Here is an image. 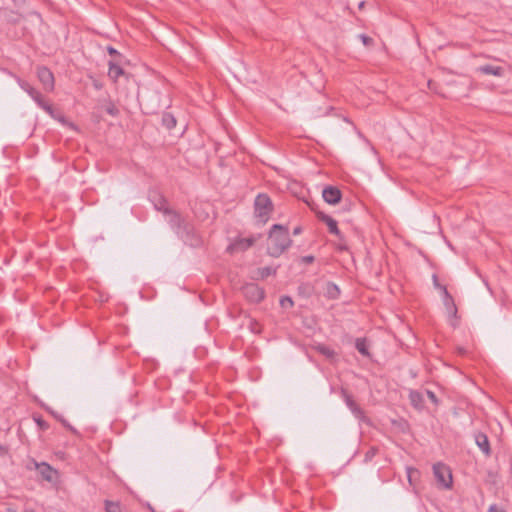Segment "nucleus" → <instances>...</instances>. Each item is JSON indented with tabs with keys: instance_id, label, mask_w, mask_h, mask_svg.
<instances>
[{
	"instance_id": "obj_1",
	"label": "nucleus",
	"mask_w": 512,
	"mask_h": 512,
	"mask_svg": "<svg viewBox=\"0 0 512 512\" xmlns=\"http://www.w3.org/2000/svg\"><path fill=\"white\" fill-rule=\"evenodd\" d=\"M268 254L279 257L292 244L288 227L274 224L269 232Z\"/></svg>"
},
{
	"instance_id": "obj_2",
	"label": "nucleus",
	"mask_w": 512,
	"mask_h": 512,
	"mask_svg": "<svg viewBox=\"0 0 512 512\" xmlns=\"http://www.w3.org/2000/svg\"><path fill=\"white\" fill-rule=\"evenodd\" d=\"M273 208L272 200L267 194L260 193L256 196L254 200V213L262 224L268 221Z\"/></svg>"
},
{
	"instance_id": "obj_3",
	"label": "nucleus",
	"mask_w": 512,
	"mask_h": 512,
	"mask_svg": "<svg viewBox=\"0 0 512 512\" xmlns=\"http://www.w3.org/2000/svg\"><path fill=\"white\" fill-rule=\"evenodd\" d=\"M433 474L437 485L441 489H451L453 484L451 469L444 463L438 462L433 465Z\"/></svg>"
},
{
	"instance_id": "obj_4",
	"label": "nucleus",
	"mask_w": 512,
	"mask_h": 512,
	"mask_svg": "<svg viewBox=\"0 0 512 512\" xmlns=\"http://www.w3.org/2000/svg\"><path fill=\"white\" fill-rule=\"evenodd\" d=\"M245 298L252 303H259L265 297V291L256 283H248L242 287Z\"/></svg>"
},
{
	"instance_id": "obj_5",
	"label": "nucleus",
	"mask_w": 512,
	"mask_h": 512,
	"mask_svg": "<svg viewBox=\"0 0 512 512\" xmlns=\"http://www.w3.org/2000/svg\"><path fill=\"white\" fill-rule=\"evenodd\" d=\"M21 88L28 93V95L37 103V105L46 112H52V106L44 99L43 95L29 83L23 82L20 84Z\"/></svg>"
},
{
	"instance_id": "obj_6",
	"label": "nucleus",
	"mask_w": 512,
	"mask_h": 512,
	"mask_svg": "<svg viewBox=\"0 0 512 512\" xmlns=\"http://www.w3.org/2000/svg\"><path fill=\"white\" fill-rule=\"evenodd\" d=\"M37 76L39 81L43 84L45 90L52 91L54 89V75L45 66H40L37 68Z\"/></svg>"
},
{
	"instance_id": "obj_7",
	"label": "nucleus",
	"mask_w": 512,
	"mask_h": 512,
	"mask_svg": "<svg viewBox=\"0 0 512 512\" xmlns=\"http://www.w3.org/2000/svg\"><path fill=\"white\" fill-rule=\"evenodd\" d=\"M342 395L347 407L350 409L352 414L359 420H364L365 415L362 408L355 402L353 397L347 393L346 390H342Z\"/></svg>"
},
{
	"instance_id": "obj_8",
	"label": "nucleus",
	"mask_w": 512,
	"mask_h": 512,
	"mask_svg": "<svg viewBox=\"0 0 512 512\" xmlns=\"http://www.w3.org/2000/svg\"><path fill=\"white\" fill-rule=\"evenodd\" d=\"M474 440H475L476 445L481 450V452L486 457H490L492 454V450H491L490 441L488 439V436L481 431H477L474 433Z\"/></svg>"
},
{
	"instance_id": "obj_9",
	"label": "nucleus",
	"mask_w": 512,
	"mask_h": 512,
	"mask_svg": "<svg viewBox=\"0 0 512 512\" xmlns=\"http://www.w3.org/2000/svg\"><path fill=\"white\" fill-rule=\"evenodd\" d=\"M322 197L328 204L335 205L340 202L342 193L337 187L327 186L322 191Z\"/></svg>"
},
{
	"instance_id": "obj_10",
	"label": "nucleus",
	"mask_w": 512,
	"mask_h": 512,
	"mask_svg": "<svg viewBox=\"0 0 512 512\" xmlns=\"http://www.w3.org/2000/svg\"><path fill=\"white\" fill-rule=\"evenodd\" d=\"M317 218L327 225L329 233L337 236L339 239H342V233L340 232L335 219L323 212H318Z\"/></svg>"
},
{
	"instance_id": "obj_11",
	"label": "nucleus",
	"mask_w": 512,
	"mask_h": 512,
	"mask_svg": "<svg viewBox=\"0 0 512 512\" xmlns=\"http://www.w3.org/2000/svg\"><path fill=\"white\" fill-rule=\"evenodd\" d=\"M443 304L445 306L446 312L450 318V324L455 327L457 325V306L454 302L453 297H444Z\"/></svg>"
},
{
	"instance_id": "obj_12",
	"label": "nucleus",
	"mask_w": 512,
	"mask_h": 512,
	"mask_svg": "<svg viewBox=\"0 0 512 512\" xmlns=\"http://www.w3.org/2000/svg\"><path fill=\"white\" fill-rule=\"evenodd\" d=\"M108 65H109L108 76L114 82H116L120 76L128 77V75L125 73L123 68L116 62L115 59L110 60L108 62Z\"/></svg>"
},
{
	"instance_id": "obj_13",
	"label": "nucleus",
	"mask_w": 512,
	"mask_h": 512,
	"mask_svg": "<svg viewBox=\"0 0 512 512\" xmlns=\"http://www.w3.org/2000/svg\"><path fill=\"white\" fill-rule=\"evenodd\" d=\"M165 214H167L169 216V224L171 226V228L176 232V233H180V230L182 228V225L184 223L182 217L180 216V214H178L177 212L169 209L168 212H166Z\"/></svg>"
},
{
	"instance_id": "obj_14",
	"label": "nucleus",
	"mask_w": 512,
	"mask_h": 512,
	"mask_svg": "<svg viewBox=\"0 0 512 512\" xmlns=\"http://www.w3.org/2000/svg\"><path fill=\"white\" fill-rule=\"evenodd\" d=\"M150 199L154 205V208L163 213L168 212L167 200L160 194L154 192L150 195Z\"/></svg>"
},
{
	"instance_id": "obj_15",
	"label": "nucleus",
	"mask_w": 512,
	"mask_h": 512,
	"mask_svg": "<svg viewBox=\"0 0 512 512\" xmlns=\"http://www.w3.org/2000/svg\"><path fill=\"white\" fill-rule=\"evenodd\" d=\"M36 467L43 479L49 482L53 480V476L56 471L48 463L42 462L40 464H36Z\"/></svg>"
},
{
	"instance_id": "obj_16",
	"label": "nucleus",
	"mask_w": 512,
	"mask_h": 512,
	"mask_svg": "<svg viewBox=\"0 0 512 512\" xmlns=\"http://www.w3.org/2000/svg\"><path fill=\"white\" fill-rule=\"evenodd\" d=\"M409 400L411 405L417 409L422 410L424 408V397L423 394L416 390H411L409 393Z\"/></svg>"
},
{
	"instance_id": "obj_17",
	"label": "nucleus",
	"mask_w": 512,
	"mask_h": 512,
	"mask_svg": "<svg viewBox=\"0 0 512 512\" xmlns=\"http://www.w3.org/2000/svg\"><path fill=\"white\" fill-rule=\"evenodd\" d=\"M478 71L486 75L502 76L503 68L500 66L493 65H482L478 68Z\"/></svg>"
},
{
	"instance_id": "obj_18",
	"label": "nucleus",
	"mask_w": 512,
	"mask_h": 512,
	"mask_svg": "<svg viewBox=\"0 0 512 512\" xmlns=\"http://www.w3.org/2000/svg\"><path fill=\"white\" fill-rule=\"evenodd\" d=\"M314 349L320 353L321 355L325 356L327 359L334 360L337 353L334 349L331 347L325 345V344H317L314 346Z\"/></svg>"
},
{
	"instance_id": "obj_19",
	"label": "nucleus",
	"mask_w": 512,
	"mask_h": 512,
	"mask_svg": "<svg viewBox=\"0 0 512 512\" xmlns=\"http://www.w3.org/2000/svg\"><path fill=\"white\" fill-rule=\"evenodd\" d=\"M325 296L329 299H337L340 296L339 287L333 282H328L325 287Z\"/></svg>"
},
{
	"instance_id": "obj_20",
	"label": "nucleus",
	"mask_w": 512,
	"mask_h": 512,
	"mask_svg": "<svg viewBox=\"0 0 512 512\" xmlns=\"http://www.w3.org/2000/svg\"><path fill=\"white\" fill-rule=\"evenodd\" d=\"M355 348L357 349V351L365 356V357H369L370 356V352L368 350V343H367V340L366 338H357L356 341H355Z\"/></svg>"
},
{
	"instance_id": "obj_21",
	"label": "nucleus",
	"mask_w": 512,
	"mask_h": 512,
	"mask_svg": "<svg viewBox=\"0 0 512 512\" xmlns=\"http://www.w3.org/2000/svg\"><path fill=\"white\" fill-rule=\"evenodd\" d=\"M162 125L167 128L168 130L173 129L176 126V119L175 117L168 112L163 113L162 119H161Z\"/></svg>"
},
{
	"instance_id": "obj_22",
	"label": "nucleus",
	"mask_w": 512,
	"mask_h": 512,
	"mask_svg": "<svg viewBox=\"0 0 512 512\" xmlns=\"http://www.w3.org/2000/svg\"><path fill=\"white\" fill-rule=\"evenodd\" d=\"M420 476V472L416 468L407 467V478L410 485L414 484V481L417 480Z\"/></svg>"
},
{
	"instance_id": "obj_23",
	"label": "nucleus",
	"mask_w": 512,
	"mask_h": 512,
	"mask_svg": "<svg viewBox=\"0 0 512 512\" xmlns=\"http://www.w3.org/2000/svg\"><path fill=\"white\" fill-rule=\"evenodd\" d=\"M105 510L106 512H122L120 504L112 501L105 502Z\"/></svg>"
},
{
	"instance_id": "obj_24",
	"label": "nucleus",
	"mask_w": 512,
	"mask_h": 512,
	"mask_svg": "<svg viewBox=\"0 0 512 512\" xmlns=\"http://www.w3.org/2000/svg\"><path fill=\"white\" fill-rule=\"evenodd\" d=\"M275 274H276V268H273L270 266L262 267L259 269V275L261 276V278H267L268 276L275 275Z\"/></svg>"
},
{
	"instance_id": "obj_25",
	"label": "nucleus",
	"mask_w": 512,
	"mask_h": 512,
	"mask_svg": "<svg viewBox=\"0 0 512 512\" xmlns=\"http://www.w3.org/2000/svg\"><path fill=\"white\" fill-rule=\"evenodd\" d=\"M358 38L361 40L364 46L371 47L374 45V39L366 34H359Z\"/></svg>"
},
{
	"instance_id": "obj_26",
	"label": "nucleus",
	"mask_w": 512,
	"mask_h": 512,
	"mask_svg": "<svg viewBox=\"0 0 512 512\" xmlns=\"http://www.w3.org/2000/svg\"><path fill=\"white\" fill-rule=\"evenodd\" d=\"M280 304L282 307H293L294 302L289 296H283L280 299Z\"/></svg>"
},
{
	"instance_id": "obj_27",
	"label": "nucleus",
	"mask_w": 512,
	"mask_h": 512,
	"mask_svg": "<svg viewBox=\"0 0 512 512\" xmlns=\"http://www.w3.org/2000/svg\"><path fill=\"white\" fill-rule=\"evenodd\" d=\"M426 395L428 397V399L434 404V405H438L439 404V400L436 396V394L431 391V390H426Z\"/></svg>"
},
{
	"instance_id": "obj_28",
	"label": "nucleus",
	"mask_w": 512,
	"mask_h": 512,
	"mask_svg": "<svg viewBox=\"0 0 512 512\" xmlns=\"http://www.w3.org/2000/svg\"><path fill=\"white\" fill-rule=\"evenodd\" d=\"M107 51L114 58L121 56V54L115 48H113L112 46H108L107 47Z\"/></svg>"
},
{
	"instance_id": "obj_29",
	"label": "nucleus",
	"mask_w": 512,
	"mask_h": 512,
	"mask_svg": "<svg viewBox=\"0 0 512 512\" xmlns=\"http://www.w3.org/2000/svg\"><path fill=\"white\" fill-rule=\"evenodd\" d=\"M35 421L41 429L45 430L48 428V424L43 419L35 418Z\"/></svg>"
},
{
	"instance_id": "obj_30",
	"label": "nucleus",
	"mask_w": 512,
	"mask_h": 512,
	"mask_svg": "<svg viewBox=\"0 0 512 512\" xmlns=\"http://www.w3.org/2000/svg\"><path fill=\"white\" fill-rule=\"evenodd\" d=\"M301 261L305 264H311L314 262V256L312 255H307V256H303L301 258Z\"/></svg>"
},
{
	"instance_id": "obj_31",
	"label": "nucleus",
	"mask_w": 512,
	"mask_h": 512,
	"mask_svg": "<svg viewBox=\"0 0 512 512\" xmlns=\"http://www.w3.org/2000/svg\"><path fill=\"white\" fill-rule=\"evenodd\" d=\"M438 289L442 292V294H443V298H444V297H452V296H451V294L448 292V290H447L446 286L441 285V286H439V288H438Z\"/></svg>"
},
{
	"instance_id": "obj_32",
	"label": "nucleus",
	"mask_w": 512,
	"mask_h": 512,
	"mask_svg": "<svg viewBox=\"0 0 512 512\" xmlns=\"http://www.w3.org/2000/svg\"><path fill=\"white\" fill-rule=\"evenodd\" d=\"M438 289L442 292V294H443V298H444V297H452V296H451V294L448 292V290H447L446 286L441 285V286H439V288H438Z\"/></svg>"
},
{
	"instance_id": "obj_33",
	"label": "nucleus",
	"mask_w": 512,
	"mask_h": 512,
	"mask_svg": "<svg viewBox=\"0 0 512 512\" xmlns=\"http://www.w3.org/2000/svg\"><path fill=\"white\" fill-rule=\"evenodd\" d=\"M340 243L338 245V249L339 250H348V246L346 244V242L344 241V238L342 237V239H339Z\"/></svg>"
},
{
	"instance_id": "obj_34",
	"label": "nucleus",
	"mask_w": 512,
	"mask_h": 512,
	"mask_svg": "<svg viewBox=\"0 0 512 512\" xmlns=\"http://www.w3.org/2000/svg\"><path fill=\"white\" fill-rule=\"evenodd\" d=\"M488 512H505L503 509H499L497 505L493 504L489 507Z\"/></svg>"
},
{
	"instance_id": "obj_35",
	"label": "nucleus",
	"mask_w": 512,
	"mask_h": 512,
	"mask_svg": "<svg viewBox=\"0 0 512 512\" xmlns=\"http://www.w3.org/2000/svg\"><path fill=\"white\" fill-rule=\"evenodd\" d=\"M241 243H245V246H244V247H245V248H248V247H250V246H252V245H253L254 240H253V239H244L243 241H241Z\"/></svg>"
},
{
	"instance_id": "obj_36",
	"label": "nucleus",
	"mask_w": 512,
	"mask_h": 512,
	"mask_svg": "<svg viewBox=\"0 0 512 512\" xmlns=\"http://www.w3.org/2000/svg\"><path fill=\"white\" fill-rule=\"evenodd\" d=\"M59 420L62 422V424H63L65 427L69 428L72 432H76V430H75L72 426H70V425L66 422V420H64V419H62V418H59Z\"/></svg>"
},
{
	"instance_id": "obj_37",
	"label": "nucleus",
	"mask_w": 512,
	"mask_h": 512,
	"mask_svg": "<svg viewBox=\"0 0 512 512\" xmlns=\"http://www.w3.org/2000/svg\"><path fill=\"white\" fill-rule=\"evenodd\" d=\"M432 278H433V284H434V287L438 289V288H439V286H441V284L438 282V277H437V275H436V274H434Z\"/></svg>"
},
{
	"instance_id": "obj_38",
	"label": "nucleus",
	"mask_w": 512,
	"mask_h": 512,
	"mask_svg": "<svg viewBox=\"0 0 512 512\" xmlns=\"http://www.w3.org/2000/svg\"><path fill=\"white\" fill-rule=\"evenodd\" d=\"M302 232V228L300 226L295 227L293 230V235H298Z\"/></svg>"
},
{
	"instance_id": "obj_39",
	"label": "nucleus",
	"mask_w": 512,
	"mask_h": 512,
	"mask_svg": "<svg viewBox=\"0 0 512 512\" xmlns=\"http://www.w3.org/2000/svg\"><path fill=\"white\" fill-rule=\"evenodd\" d=\"M107 112L111 115H115V108L114 107H111V108H108L107 109Z\"/></svg>"
},
{
	"instance_id": "obj_40",
	"label": "nucleus",
	"mask_w": 512,
	"mask_h": 512,
	"mask_svg": "<svg viewBox=\"0 0 512 512\" xmlns=\"http://www.w3.org/2000/svg\"><path fill=\"white\" fill-rule=\"evenodd\" d=\"M365 6V1H361L359 4H358V8L359 9H363Z\"/></svg>"
},
{
	"instance_id": "obj_41",
	"label": "nucleus",
	"mask_w": 512,
	"mask_h": 512,
	"mask_svg": "<svg viewBox=\"0 0 512 512\" xmlns=\"http://www.w3.org/2000/svg\"><path fill=\"white\" fill-rule=\"evenodd\" d=\"M374 455V451H369L367 454H366V458H369L370 456Z\"/></svg>"
},
{
	"instance_id": "obj_42",
	"label": "nucleus",
	"mask_w": 512,
	"mask_h": 512,
	"mask_svg": "<svg viewBox=\"0 0 512 512\" xmlns=\"http://www.w3.org/2000/svg\"><path fill=\"white\" fill-rule=\"evenodd\" d=\"M374 455V451H369L367 454H366V458H369L370 456Z\"/></svg>"
},
{
	"instance_id": "obj_43",
	"label": "nucleus",
	"mask_w": 512,
	"mask_h": 512,
	"mask_svg": "<svg viewBox=\"0 0 512 512\" xmlns=\"http://www.w3.org/2000/svg\"><path fill=\"white\" fill-rule=\"evenodd\" d=\"M23 512H36V511L33 509H25Z\"/></svg>"
}]
</instances>
